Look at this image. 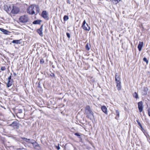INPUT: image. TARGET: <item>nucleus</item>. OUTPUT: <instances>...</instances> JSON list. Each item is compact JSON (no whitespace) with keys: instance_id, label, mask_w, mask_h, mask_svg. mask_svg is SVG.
<instances>
[{"instance_id":"obj_1","label":"nucleus","mask_w":150,"mask_h":150,"mask_svg":"<svg viewBox=\"0 0 150 150\" xmlns=\"http://www.w3.org/2000/svg\"><path fill=\"white\" fill-rule=\"evenodd\" d=\"M39 11V8L38 5L33 4L30 6L27 9V12L31 14H37Z\"/></svg>"},{"instance_id":"obj_2","label":"nucleus","mask_w":150,"mask_h":150,"mask_svg":"<svg viewBox=\"0 0 150 150\" xmlns=\"http://www.w3.org/2000/svg\"><path fill=\"white\" fill-rule=\"evenodd\" d=\"M85 109V112L87 115L86 117L87 118L91 119L92 117H93V112L89 106L87 105Z\"/></svg>"},{"instance_id":"obj_3","label":"nucleus","mask_w":150,"mask_h":150,"mask_svg":"<svg viewBox=\"0 0 150 150\" xmlns=\"http://www.w3.org/2000/svg\"><path fill=\"white\" fill-rule=\"evenodd\" d=\"M29 20L28 17L27 15H24L21 16L19 18V21L22 23H25L28 22Z\"/></svg>"},{"instance_id":"obj_4","label":"nucleus","mask_w":150,"mask_h":150,"mask_svg":"<svg viewBox=\"0 0 150 150\" xmlns=\"http://www.w3.org/2000/svg\"><path fill=\"white\" fill-rule=\"evenodd\" d=\"M9 126L12 127L14 129H18L19 127V124L16 121L13 122Z\"/></svg>"},{"instance_id":"obj_5","label":"nucleus","mask_w":150,"mask_h":150,"mask_svg":"<svg viewBox=\"0 0 150 150\" xmlns=\"http://www.w3.org/2000/svg\"><path fill=\"white\" fill-rule=\"evenodd\" d=\"M19 11V8L16 6L13 7L11 11V12L12 13L14 14H16L18 13Z\"/></svg>"},{"instance_id":"obj_6","label":"nucleus","mask_w":150,"mask_h":150,"mask_svg":"<svg viewBox=\"0 0 150 150\" xmlns=\"http://www.w3.org/2000/svg\"><path fill=\"white\" fill-rule=\"evenodd\" d=\"M138 108L140 112H141L143 111V102L141 101L138 103Z\"/></svg>"},{"instance_id":"obj_7","label":"nucleus","mask_w":150,"mask_h":150,"mask_svg":"<svg viewBox=\"0 0 150 150\" xmlns=\"http://www.w3.org/2000/svg\"><path fill=\"white\" fill-rule=\"evenodd\" d=\"M43 25H42L40 28L39 29H38L37 30V32L38 33L39 35L41 37L43 36Z\"/></svg>"},{"instance_id":"obj_8","label":"nucleus","mask_w":150,"mask_h":150,"mask_svg":"<svg viewBox=\"0 0 150 150\" xmlns=\"http://www.w3.org/2000/svg\"><path fill=\"white\" fill-rule=\"evenodd\" d=\"M42 16L46 19H48V13L46 11H44L42 13Z\"/></svg>"},{"instance_id":"obj_9","label":"nucleus","mask_w":150,"mask_h":150,"mask_svg":"<svg viewBox=\"0 0 150 150\" xmlns=\"http://www.w3.org/2000/svg\"><path fill=\"white\" fill-rule=\"evenodd\" d=\"M115 81L116 83H120L121 82L120 76L117 73L115 74Z\"/></svg>"},{"instance_id":"obj_10","label":"nucleus","mask_w":150,"mask_h":150,"mask_svg":"<svg viewBox=\"0 0 150 150\" xmlns=\"http://www.w3.org/2000/svg\"><path fill=\"white\" fill-rule=\"evenodd\" d=\"M136 121L137 122L138 125L140 127L141 130H142V132L144 133V134H145L146 130L143 128L141 124L139 121V120H137Z\"/></svg>"},{"instance_id":"obj_11","label":"nucleus","mask_w":150,"mask_h":150,"mask_svg":"<svg viewBox=\"0 0 150 150\" xmlns=\"http://www.w3.org/2000/svg\"><path fill=\"white\" fill-rule=\"evenodd\" d=\"M32 144L35 148L38 149H40V147L36 141H34V142L32 143Z\"/></svg>"},{"instance_id":"obj_12","label":"nucleus","mask_w":150,"mask_h":150,"mask_svg":"<svg viewBox=\"0 0 150 150\" xmlns=\"http://www.w3.org/2000/svg\"><path fill=\"white\" fill-rule=\"evenodd\" d=\"M13 81L11 80H8V81L7 83H5L7 87H9L11 86L13 83Z\"/></svg>"},{"instance_id":"obj_13","label":"nucleus","mask_w":150,"mask_h":150,"mask_svg":"<svg viewBox=\"0 0 150 150\" xmlns=\"http://www.w3.org/2000/svg\"><path fill=\"white\" fill-rule=\"evenodd\" d=\"M148 89L147 87H144L142 92V95H145L147 94Z\"/></svg>"},{"instance_id":"obj_14","label":"nucleus","mask_w":150,"mask_h":150,"mask_svg":"<svg viewBox=\"0 0 150 150\" xmlns=\"http://www.w3.org/2000/svg\"><path fill=\"white\" fill-rule=\"evenodd\" d=\"M101 109L102 111L105 114H107L108 112L107 111V108L104 105L102 106L101 107Z\"/></svg>"},{"instance_id":"obj_15","label":"nucleus","mask_w":150,"mask_h":150,"mask_svg":"<svg viewBox=\"0 0 150 150\" xmlns=\"http://www.w3.org/2000/svg\"><path fill=\"white\" fill-rule=\"evenodd\" d=\"M143 45V42H139V43L138 46V48L139 51H141L142 47Z\"/></svg>"},{"instance_id":"obj_16","label":"nucleus","mask_w":150,"mask_h":150,"mask_svg":"<svg viewBox=\"0 0 150 150\" xmlns=\"http://www.w3.org/2000/svg\"><path fill=\"white\" fill-rule=\"evenodd\" d=\"M0 30L5 34H8V33H10V32L1 28H0Z\"/></svg>"},{"instance_id":"obj_17","label":"nucleus","mask_w":150,"mask_h":150,"mask_svg":"<svg viewBox=\"0 0 150 150\" xmlns=\"http://www.w3.org/2000/svg\"><path fill=\"white\" fill-rule=\"evenodd\" d=\"M42 21L40 20H37L34 21L33 23L34 24H40Z\"/></svg>"},{"instance_id":"obj_18","label":"nucleus","mask_w":150,"mask_h":150,"mask_svg":"<svg viewBox=\"0 0 150 150\" xmlns=\"http://www.w3.org/2000/svg\"><path fill=\"white\" fill-rule=\"evenodd\" d=\"M86 24H87V23H86V21L85 20H84L82 26V27L83 28L84 30H88V29H87L86 28V27H85V25H86Z\"/></svg>"},{"instance_id":"obj_19","label":"nucleus","mask_w":150,"mask_h":150,"mask_svg":"<svg viewBox=\"0 0 150 150\" xmlns=\"http://www.w3.org/2000/svg\"><path fill=\"white\" fill-rule=\"evenodd\" d=\"M74 135L77 136L81 140H82L81 137L83 135L79 133L76 132L74 134Z\"/></svg>"},{"instance_id":"obj_20","label":"nucleus","mask_w":150,"mask_h":150,"mask_svg":"<svg viewBox=\"0 0 150 150\" xmlns=\"http://www.w3.org/2000/svg\"><path fill=\"white\" fill-rule=\"evenodd\" d=\"M21 40H13L12 41V43H16V44H20L21 42H20Z\"/></svg>"},{"instance_id":"obj_21","label":"nucleus","mask_w":150,"mask_h":150,"mask_svg":"<svg viewBox=\"0 0 150 150\" xmlns=\"http://www.w3.org/2000/svg\"><path fill=\"white\" fill-rule=\"evenodd\" d=\"M116 116L115 117V118L117 120H118L119 117L120 112L119 111L117 110H116Z\"/></svg>"},{"instance_id":"obj_22","label":"nucleus","mask_w":150,"mask_h":150,"mask_svg":"<svg viewBox=\"0 0 150 150\" xmlns=\"http://www.w3.org/2000/svg\"><path fill=\"white\" fill-rule=\"evenodd\" d=\"M116 83V87H117V88L118 91H119L121 89V82L120 83Z\"/></svg>"},{"instance_id":"obj_23","label":"nucleus","mask_w":150,"mask_h":150,"mask_svg":"<svg viewBox=\"0 0 150 150\" xmlns=\"http://www.w3.org/2000/svg\"><path fill=\"white\" fill-rule=\"evenodd\" d=\"M91 46L88 43H87L85 46L86 49L88 51L90 49V47Z\"/></svg>"},{"instance_id":"obj_24","label":"nucleus","mask_w":150,"mask_h":150,"mask_svg":"<svg viewBox=\"0 0 150 150\" xmlns=\"http://www.w3.org/2000/svg\"><path fill=\"white\" fill-rule=\"evenodd\" d=\"M63 19L64 21H67L69 19L68 16H67L65 15L64 16Z\"/></svg>"},{"instance_id":"obj_25","label":"nucleus","mask_w":150,"mask_h":150,"mask_svg":"<svg viewBox=\"0 0 150 150\" xmlns=\"http://www.w3.org/2000/svg\"><path fill=\"white\" fill-rule=\"evenodd\" d=\"M85 27H86V28L88 29V30H86L87 31H89L90 29V26H88V25L87 24H86V25H85Z\"/></svg>"},{"instance_id":"obj_26","label":"nucleus","mask_w":150,"mask_h":150,"mask_svg":"<svg viewBox=\"0 0 150 150\" xmlns=\"http://www.w3.org/2000/svg\"><path fill=\"white\" fill-rule=\"evenodd\" d=\"M133 96L136 98H138V95L136 92L134 93Z\"/></svg>"},{"instance_id":"obj_27","label":"nucleus","mask_w":150,"mask_h":150,"mask_svg":"<svg viewBox=\"0 0 150 150\" xmlns=\"http://www.w3.org/2000/svg\"><path fill=\"white\" fill-rule=\"evenodd\" d=\"M143 60L144 62H146L147 64H148V61L146 57L144 58L143 59Z\"/></svg>"},{"instance_id":"obj_28","label":"nucleus","mask_w":150,"mask_h":150,"mask_svg":"<svg viewBox=\"0 0 150 150\" xmlns=\"http://www.w3.org/2000/svg\"><path fill=\"white\" fill-rule=\"evenodd\" d=\"M37 86L38 88H41V87L40 86V82H39L38 83H37Z\"/></svg>"},{"instance_id":"obj_29","label":"nucleus","mask_w":150,"mask_h":150,"mask_svg":"<svg viewBox=\"0 0 150 150\" xmlns=\"http://www.w3.org/2000/svg\"><path fill=\"white\" fill-rule=\"evenodd\" d=\"M44 62V60L43 59H40V63L41 64H43Z\"/></svg>"},{"instance_id":"obj_30","label":"nucleus","mask_w":150,"mask_h":150,"mask_svg":"<svg viewBox=\"0 0 150 150\" xmlns=\"http://www.w3.org/2000/svg\"><path fill=\"white\" fill-rule=\"evenodd\" d=\"M12 75V74H11V75L9 76L8 78V80H11V81L13 80L12 79H11V75Z\"/></svg>"},{"instance_id":"obj_31","label":"nucleus","mask_w":150,"mask_h":150,"mask_svg":"<svg viewBox=\"0 0 150 150\" xmlns=\"http://www.w3.org/2000/svg\"><path fill=\"white\" fill-rule=\"evenodd\" d=\"M6 69V68L5 67H1V69L2 71L5 70Z\"/></svg>"},{"instance_id":"obj_32","label":"nucleus","mask_w":150,"mask_h":150,"mask_svg":"<svg viewBox=\"0 0 150 150\" xmlns=\"http://www.w3.org/2000/svg\"><path fill=\"white\" fill-rule=\"evenodd\" d=\"M67 35L68 38H70V34L68 33H66Z\"/></svg>"},{"instance_id":"obj_33","label":"nucleus","mask_w":150,"mask_h":150,"mask_svg":"<svg viewBox=\"0 0 150 150\" xmlns=\"http://www.w3.org/2000/svg\"><path fill=\"white\" fill-rule=\"evenodd\" d=\"M115 1V4H117V3L119 2L121 0H114Z\"/></svg>"},{"instance_id":"obj_34","label":"nucleus","mask_w":150,"mask_h":150,"mask_svg":"<svg viewBox=\"0 0 150 150\" xmlns=\"http://www.w3.org/2000/svg\"><path fill=\"white\" fill-rule=\"evenodd\" d=\"M148 114L149 116L150 117V108L148 110Z\"/></svg>"},{"instance_id":"obj_35","label":"nucleus","mask_w":150,"mask_h":150,"mask_svg":"<svg viewBox=\"0 0 150 150\" xmlns=\"http://www.w3.org/2000/svg\"><path fill=\"white\" fill-rule=\"evenodd\" d=\"M56 147L57 149L58 150H59L60 149V147L59 145L58 146H57Z\"/></svg>"},{"instance_id":"obj_36","label":"nucleus","mask_w":150,"mask_h":150,"mask_svg":"<svg viewBox=\"0 0 150 150\" xmlns=\"http://www.w3.org/2000/svg\"><path fill=\"white\" fill-rule=\"evenodd\" d=\"M67 3H68L70 4H71V3L69 0H67Z\"/></svg>"},{"instance_id":"obj_37","label":"nucleus","mask_w":150,"mask_h":150,"mask_svg":"<svg viewBox=\"0 0 150 150\" xmlns=\"http://www.w3.org/2000/svg\"><path fill=\"white\" fill-rule=\"evenodd\" d=\"M51 76H54H54H55V75H54V73H52L51 74Z\"/></svg>"},{"instance_id":"obj_38","label":"nucleus","mask_w":150,"mask_h":150,"mask_svg":"<svg viewBox=\"0 0 150 150\" xmlns=\"http://www.w3.org/2000/svg\"><path fill=\"white\" fill-rule=\"evenodd\" d=\"M13 75L14 76H16V74L15 72L13 73Z\"/></svg>"},{"instance_id":"obj_39","label":"nucleus","mask_w":150,"mask_h":150,"mask_svg":"<svg viewBox=\"0 0 150 150\" xmlns=\"http://www.w3.org/2000/svg\"><path fill=\"white\" fill-rule=\"evenodd\" d=\"M19 111H20V113H21V112H22V110H19Z\"/></svg>"}]
</instances>
